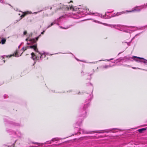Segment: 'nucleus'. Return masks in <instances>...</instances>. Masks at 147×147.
<instances>
[{
	"instance_id": "9",
	"label": "nucleus",
	"mask_w": 147,
	"mask_h": 147,
	"mask_svg": "<svg viewBox=\"0 0 147 147\" xmlns=\"http://www.w3.org/2000/svg\"><path fill=\"white\" fill-rule=\"evenodd\" d=\"M70 9L71 10H72L73 11H76V10H77V8H75L73 7L72 6H71L70 7Z\"/></svg>"
},
{
	"instance_id": "20",
	"label": "nucleus",
	"mask_w": 147,
	"mask_h": 147,
	"mask_svg": "<svg viewBox=\"0 0 147 147\" xmlns=\"http://www.w3.org/2000/svg\"><path fill=\"white\" fill-rule=\"evenodd\" d=\"M56 139L55 138V139H52L51 141H54Z\"/></svg>"
},
{
	"instance_id": "26",
	"label": "nucleus",
	"mask_w": 147,
	"mask_h": 147,
	"mask_svg": "<svg viewBox=\"0 0 147 147\" xmlns=\"http://www.w3.org/2000/svg\"><path fill=\"white\" fill-rule=\"evenodd\" d=\"M63 17V16H61V17H60L59 18V19H61V18L62 17Z\"/></svg>"
},
{
	"instance_id": "29",
	"label": "nucleus",
	"mask_w": 147,
	"mask_h": 147,
	"mask_svg": "<svg viewBox=\"0 0 147 147\" xmlns=\"http://www.w3.org/2000/svg\"><path fill=\"white\" fill-rule=\"evenodd\" d=\"M108 13V12H106L105 13V16H106L107 15V13Z\"/></svg>"
},
{
	"instance_id": "8",
	"label": "nucleus",
	"mask_w": 147,
	"mask_h": 147,
	"mask_svg": "<svg viewBox=\"0 0 147 147\" xmlns=\"http://www.w3.org/2000/svg\"><path fill=\"white\" fill-rule=\"evenodd\" d=\"M6 41V39L4 38H3L1 39V42L2 44H3L5 43Z\"/></svg>"
},
{
	"instance_id": "3",
	"label": "nucleus",
	"mask_w": 147,
	"mask_h": 147,
	"mask_svg": "<svg viewBox=\"0 0 147 147\" xmlns=\"http://www.w3.org/2000/svg\"><path fill=\"white\" fill-rule=\"evenodd\" d=\"M78 9H79V11H80V12H78V14L79 15L78 16L79 18H80L83 16H82V15L88 14V13H86L87 12V9H82L80 8Z\"/></svg>"
},
{
	"instance_id": "39",
	"label": "nucleus",
	"mask_w": 147,
	"mask_h": 147,
	"mask_svg": "<svg viewBox=\"0 0 147 147\" xmlns=\"http://www.w3.org/2000/svg\"><path fill=\"white\" fill-rule=\"evenodd\" d=\"M144 70H146V71H147V70H144V69H143Z\"/></svg>"
},
{
	"instance_id": "5",
	"label": "nucleus",
	"mask_w": 147,
	"mask_h": 147,
	"mask_svg": "<svg viewBox=\"0 0 147 147\" xmlns=\"http://www.w3.org/2000/svg\"><path fill=\"white\" fill-rule=\"evenodd\" d=\"M88 14L89 15H94L95 16L100 17L102 18H106L105 16H102V15L97 13H88Z\"/></svg>"
},
{
	"instance_id": "33",
	"label": "nucleus",
	"mask_w": 147,
	"mask_h": 147,
	"mask_svg": "<svg viewBox=\"0 0 147 147\" xmlns=\"http://www.w3.org/2000/svg\"><path fill=\"white\" fill-rule=\"evenodd\" d=\"M38 38V37L36 38V40H37Z\"/></svg>"
},
{
	"instance_id": "38",
	"label": "nucleus",
	"mask_w": 147,
	"mask_h": 147,
	"mask_svg": "<svg viewBox=\"0 0 147 147\" xmlns=\"http://www.w3.org/2000/svg\"><path fill=\"white\" fill-rule=\"evenodd\" d=\"M119 26V25H117V26Z\"/></svg>"
},
{
	"instance_id": "25",
	"label": "nucleus",
	"mask_w": 147,
	"mask_h": 147,
	"mask_svg": "<svg viewBox=\"0 0 147 147\" xmlns=\"http://www.w3.org/2000/svg\"><path fill=\"white\" fill-rule=\"evenodd\" d=\"M47 142V144H48V142H49V144L50 143V142H49V141Z\"/></svg>"
},
{
	"instance_id": "21",
	"label": "nucleus",
	"mask_w": 147,
	"mask_h": 147,
	"mask_svg": "<svg viewBox=\"0 0 147 147\" xmlns=\"http://www.w3.org/2000/svg\"><path fill=\"white\" fill-rule=\"evenodd\" d=\"M112 26H113V27H115V26H116V25H112Z\"/></svg>"
},
{
	"instance_id": "18",
	"label": "nucleus",
	"mask_w": 147,
	"mask_h": 147,
	"mask_svg": "<svg viewBox=\"0 0 147 147\" xmlns=\"http://www.w3.org/2000/svg\"><path fill=\"white\" fill-rule=\"evenodd\" d=\"M27 33V32L26 31H25L24 32V35H26Z\"/></svg>"
},
{
	"instance_id": "23",
	"label": "nucleus",
	"mask_w": 147,
	"mask_h": 147,
	"mask_svg": "<svg viewBox=\"0 0 147 147\" xmlns=\"http://www.w3.org/2000/svg\"><path fill=\"white\" fill-rule=\"evenodd\" d=\"M111 59L109 60H107V61H109L111 60L112 59Z\"/></svg>"
},
{
	"instance_id": "7",
	"label": "nucleus",
	"mask_w": 147,
	"mask_h": 147,
	"mask_svg": "<svg viewBox=\"0 0 147 147\" xmlns=\"http://www.w3.org/2000/svg\"><path fill=\"white\" fill-rule=\"evenodd\" d=\"M94 22H95L98 23L102 24H103L104 25H107V24H106L105 23H102L101 22H99V21H96V20H94Z\"/></svg>"
},
{
	"instance_id": "17",
	"label": "nucleus",
	"mask_w": 147,
	"mask_h": 147,
	"mask_svg": "<svg viewBox=\"0 0 147 147\" xmlns=\"http://www.w3.org/2000/svg\"><path fill=\"white\" fill-rule=\"evenodd\" d=\"M60 27L61 28H63V29H67V28H69V27H66V28H64L62 27H61V26H60Z\"/></svg>"
},
{
	"instance_id": "16",
	"label": "nucleus",
	"mask_w": 147,
	"mask_h": 147,
	"mask_svg": "<svg viewBox=\"0 0 147 147\" xmlns=\"http://www.w3.org/2000/svg\"><path fill=\"white\" fill-rule=\"evenodd\" d=\"M80 131H82V133H84V134H85V132L84 131V130L83 129H80Z\"/></svg>"
},
{
	"instance_id": "19",
	"label": "nucleus",
	"mask_w": 147,
	"mask_h": 147,
	"mask_svg": "<svg viewBox=\"0 0 147 147\" xmlns=\"http://www.w3.org/2000/svg\"><path fill=\"white\" fill-rule=\"evenodd\" d=\"M4 98H6L7 97V95L5 94L4 95Z\"/></svg>"
},
{
	"instance_id": "36",
	"label": "nucleus",
	"mask_w": 147,
	"mask_h": 147,
	"mask_svg": "<svg viewBox=\"0 0 147 147\" xmlns=\"http://www.w3.org/2000/svg\"><path fill=\"white\" fill-rule=\"evenodd\" d=\"M3 56H2V57L3 58H4V57H3Z\"/></svg>"
},
{
	"instance_id": "4",
	"label": "nucleus",
	"mask_w": 147,
	"mask_h": 147,
	"mask_svg": "<svg viewBox=\"0 0 147 147\" xmlns=\"http://www.w3.org/2000/svg\"><path fill=\"white\" fill-rule=\"evenodd\" d=\"M133 57L136 58V59H134V60L137 61L145 63H147V60L143 58H141L135 56H133Z\"/></svg>"
},
{
	"instance_id": "13",
	"label": "nucleus",
	"mask_w": 147,
	"mask_h": 147,
	"mask_svg": "<svg viewBox=\"0 0 147 147\" xmlns=\"http://www.w3.org/2000/svg\"><path fill=\"white\" fill-rule=\"evenodd\" d=\"M111 67V66L110 65H105L103 66V68H107L109 67Z\"/></svg>"
},
{
	"instance_id": "22",
	"label": "nucleus",
	"mask_w": 147,
	"mask_h": 147,
	"mask_svg": "<svg viewBox=\"0 0 147 147\" xmlns=\"http://www.w3.org/2000/svg\"><path fill=\"white\" fill-rule=\"evenodd\" d=\"M108 130L109 131H106L105 132H109V131H111V129H109V130Z\"/></svg>"
},
{
	"instance_id": "37",
	"label": "nucleus",
	"mask_w": 147,
	"mask_h": 147,
	"mask_svg": "<svg viewBox=\"0 0 147 147\" xmlns=\"http://www.w3.org/2000/svg\"><path fill=\"white\" fill-rule=\"evenodd\" d=\"M4 61V62H5V60H4V61Z\"/></svg>"
},
{
	"instance_id": "12",
	"label": "nucleus",
	"mask_w": 147,
	"mask_h": 147,
	"mask_svg": "<svg viewBox=\"0 0 147 147\" xmlns=\"http://www.w3.org/2000/svg\"><path fill=\"white\" fill-rule=\"evenodd\" d=\"M55 22H53L52 23H51V24L50 25H49L47 26V28H49L50 27H51V26H52L54 24H55Z\"/></svg>"
},
{
	"instance_id": "6",
	"label": "nucleus",
	"mask_w": 147,
	"mask_h": 147,
	"mask_svg": "<svg viewBox=\"0 0 147 147\" xmlns=\"http://www.w3.org/2000/svg\"><path fill=\"white\" fill-rule=\"evenodd\" d=\"M31 54L32 55L31 57L32 59H33L34 60L35 59H37V57L35 56V55H34L33 53H32Z\"/></svg>"
},
{
	"instance_id": "34",
	"label": "nucleus",
	"mask_w": 147,
	"mask_h": 147,
	"mask_svg": "<svg viewBox=\"0 0 147 147\" xmlns=\"http://www.w3.org/2000/svg\"><path fill=\"white\" fill-rule=\"evenodd\" d=\"M72 2V1H70V2Z\"/></svg>"
},
{
	"instance_id": "32",
	"label": "nucleus",
	"mask_w": 147,
	"mask_h": 147,
	"mask_svg": "<svg viewBox=\"0 0 147 147\" xmlns=\"http://www.w3.org/2000/svg\"><path fill=\"white\" fill-rule=\"evenodd\" d=\"M35 144H38V143H35Z\"/></svg>"
},
{
	"instance_id": "11",
	"label": "nucleus",
	"mask_w": 147,
	"mask_h": 147,
	"mask_svg": "<svg viewBox=\"0 0 147 147\" xmlns=\"http://www.w3.org/2000/svg\"><path fill=\"white\" fill-rule=\"evenodd\" d=\"M16 134L17 135V136L18 137H20L21 136V133L18 131H17L16 133Z\"/></svg>"
},
{
	"instance_id": "31",
	"label": "nucleus",
	"mask_w": 147,
	"mask_h": 147,
	"mask_svg": "<svg viewBox=\"0 0 147 147\" xmlns=\"http://www.w3.org/2000/svg\"><path fill=\"white\" fill-rule=\"evenodd\" d=\"M13 55H11L9 56V57H11Z\"/></svg>"
},
{
	"instance_id": "24",
	"label": "nucleus",
	"mask_w": 147,
	"mask_h": 147,
	"mask_svg": "<svg viewBox=\"0 0 147 147\" xmlns=\"http://www.w3.org/2000/svg\"><path fill=\"white\" fill-rule=\"evenodd\" d=\"M0 1L1 2H2L3 1V0H0Z\"/></svg>"
},
{
	"instance_id": "27",
	"label": "nucleus",
	"mask_w": 147,
	"mask_h": 147,
	"mask_svg": "<svg viewBox=\"0 0 147 147\" xmlns=\"http://www.w3.org/2000/svg\"><path fill=\"white\" fill-rule=\"evenodd\" d=\"M45 57H44V56H42V59L43 58H44Z\"/></svg>"
},
{
	"instance_id": "28",
	"label": "nucleus",
	"mask_w": 147,
	"mask_h": 147,
	"mask_svg": "<svg viewBox=\"0 0 147 147\" xmlns=\"http://www.w3.org/2000/svg\"><path fill=\"white\" fill-rule=\"evenodd\" d=\"M44 31L43 32H41L42 34H43L44 33Z\"/></svg>"
},
{
	"instance_id": "10",
	"label": "nucleus",
	"mask_w": 147,
	"mask_h": 147,
	"mask_svg": "<svg viewBox=\"0 0 147 147\" xmlns=\"http://www.w3.org/2000/svg\"><path fill=\"white\" fill-rule=\"evenodd\" d=\"M146 129L145 128H142L138 130V131L139 132L141 133L143 131L145 130Z\"/></svg>"
},
{
	"instance_id": "1",
	"label": "nucleus",
	"mask_w": 147,
	"mask_h": 147,
	"mask_svg": "<svg viewBox=\"0 0 147 147\" xmlns=\"http://www.w3.org/2000/svg\"><path fill=\"white\" fill-rule=\"evenodd\" d=\"M26 40L27 41V45H31L28 46L23 47L22 49V50L23 52L20 55H19L18 53L17 52L14 54L13 55L14 56L18 57L19 56H21L22 54L23 53L24 51L28 48L33 49L34 51L37 52L38 54H36V55H37L36 57L38 60H41L42 57V56H44V57H45L46 55H47V54L45 53H41L38 51V49L36 47V43L35 41V39H30L28 38L26 39Z\"/></svg>"
},
{
	"instance_id": "15",
	"label": "nucleus",
	"mask_w": 147,
	"mask_h": 147,
	"mask_svg": "<svg viewBox=\"0 0 147 147\" xmlns=\"http://www.w3.org/2000/svg\"><path fill=\"white\" fill-rule=\"evenodd\" d=\"M27 13H25L24 14L22 15L21 16V19L23 18V17H24V16H25V15H26Z\"/></svg>"
},
{
	"instance_id": "30",
	"label": "nucleus",
	"mask_w": 147,
	"mask_h": 147,
	"mask_svg": "<svg viewBox=\"0 0 147 147\" xmlns=\"http://www.w3.org/2000/svg\"><path fill=\"white\" fill-rule=\"evenodd\" d=\"M132 68L133 69H134L136 68V67H133Z\"/></svg>"
},
{
	"instance_id": "2",
	"label": "nucleus",
	"mask_w": 147,
	"mask_h": 147,
	"mask_svg": "<svg viewBox=\"0 0 147 147\" xmlns=\"http://www.w3.org/2000/svg\"><path fill=\"white\" fill-rule=\"evenodd\" d=\"M147 7V3L144 4L143 5H142L140 6H136L134 7L133 9L131 11H124L122 12H120L117 13L116 14H114L115 15L112 16H117L121 15L123 13H127L133 12L134 11L139 12L143 8H145Z\"/></svg>"
},
{
	"instance_id": "35",
	"label": "nucleus",
	"mask_w": 147,
	"mask_h": 147,
	"mask_svg": "<svg viewBox=\"0 0 147 147\" xmlns=\"http://www.w3.org/2000/svg\"><path fill=\"white\" fill-rule=\"evenodd\" d=\"M6 57H8V56H6Z\"/></svg>"
},
{
	"instance_id": "14",
	"label": "nucleus",
	"mask_w": 147,
	"mask_h": 147,
	"mask_svg": "<svg viewBox=\"0 0 147 147\" xmlns=\"http://www.w3.org/2000/svg\"><path fill=\"white\" fill-rule=\"evenodd\" d=\"M89 105V103H88L86 105H85L84 106V108H86V107H87Z\"/></svg>"
}]
</instances>
